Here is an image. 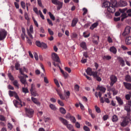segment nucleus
Returning <instances> with one entry per match:
<instances>
[{"mask_svg": "<svg viewBox=\"0 0 131 131\" xmlns=\"http://www.w3.org/2000/svg\"><path fill=\"white\" fill-rule=\"evenodd\" d=\"M8 77L10 80H14V77H13V75L11 73H8Z\"/></svg>", "mask_w": 131, "mask_h": 131, "instance_id": "52", "label": "nucleus"}, {"mask_svg": "<svg viewBox=\"0 0 131 131\" xmlns=\"http://www.w3.org/2000/svg\"><path fill=\"white\" fill-rule=\"evenodd\" d=\"M123 85L125 86V89L128 90L129 91H131V83L123 82Z\"/></svg>", "mask_w": 131, "mask_h": 131, "instance_id": "14", "label": "nucleus"}, {"mask_svg": "<svg viewBox=\"0 0 131 131\" xmlns=\"http://www.w3.org/2000/svg\"><path fill=\"white\" fill-rule=\"evenodd\" d=\"M49 107L52 110H53V111H56V110H57V107L54 104H50Z\"/></svg>", "mask_w": 131, "mask_h": 131, "instance_id": "30", "label": "nucleus"}, {"mask_svg": "<svg viewBox=\"0 0 131 131\" xmlns=\"http://www.w3.org/2000/svg\"><path fill=\"white\" fill-rule=\"evenodd\" d=\"M80 47H81V48H82V49H83V50H86V49H87L86 43H85V42H81Z\"/></svg>", "mask_w": 131, "mask_h": 131, "instance_id": "26", "label": "nucleus"}, {"mask_svg": "<svg viewBox=\"0 0 131 131\" xmlns=\"http://www.w3.org/2000/svg\"><path fill=\"white\" fill-rule=\"evenodd\" d=\"M83 16H84V15H85L86 14V13H88V9L86 8H83Z\"/></svg>", "mask_w": 131, "mask_h": 131, "instance_id": "60", "label": "nucleus"}, {"mask_svg": "<svg viewBox=\"0 0 131 131\" xmlns=\"http://www.w3.org/2000/svg\"><path fill=\"white\" fill-rule=\"evenodd\" d=\"M71 37L72 38H77V34L75 33H72Z\"/></svg>", "mask_w": 131, "mask_h": 131, "instance_id": "43", "label": "nucleus"}, {"mask_svg": "<svg viewBox=\"0 0 131 131\" xmlns=\"http://www.w3.org/2000/svg\"><path fill=\"white\" fill-rule=\"evenodd\" d=\"M126 13H128V16L131 17V9H128L127 10Z\"/></svg>", "mask_w": 131, "mask_h": 131, "instance_id": "64", "label": "nucleus"}, {"mask_svg": "<svg viewBox=\"0 0 131 131\" xmlns=\"http://www.w3.org/2000/svg\"><path fill=\"white\" fill-rule=\"evenodd\" d=\"M110 52H112V53H113V54H116V52H117V50H116V48L114 47H112L110 49Z\"/></svg>", "mask_w": 131, "mask_h": 131, "instance_id": "31", "label": "nucleus"}, {"mask_svg": "<svg viewBox=\"0 0 131 131\" xmlns=\"http://www.w3.org/2000/svg\"><path fill=\"white\" fill-rule=\"evenodd\" d=\"M7 36V32L5 30H0V41L3 40L5 39Z\"/></svg>", "mask_w": 131, "mask_h": 131, "instance_id": "4", "label": "nucleus"}, {"mask_svg": "<svg viewBox=\"0 0 131 131\" xmlns=\"http://www.w3.org/2000/svg\"><path fill=\"white\" fill-rule=\"evenodd\" d=\"M51 2L53 5L57 6V11H59L60 9H62V7H63V3L59 1V0H51Z\"/></svg>", "mask_w": 131, "mask_h": 131, "instance_id": "1", "label": "nucleus"}, {"mask_svg": "<svg viewBox=\"0 0 131 131\" xmlns=\"http://www.w3.org/2000/svg\"><path fill=\"white\" fill-rule=\"evenodd\" d=\"M20 64H19L18 62H16L15 65V69L16 70H19L20 74H21V75H24V71L22 70V69L20 68Z\"/></svg>", "mask_w": 131, "mask_h": 131, "instance_id": "9", "label": "nucleus"}, {"mask_svg": "<svg viewBox=\"0 0 131 131\" xmlns=\"http://www.w3.org/2000/svg\"><path fill=\"white\" fill-rule=\"evenodd\" d=\"M77 22H78V19L74 18L72 23V27H75V26H76V24H77Z\"/></svg>", "mask_w": 131, "mask_h": 131, "instance_id": "22", "label": "nucleus"}, {"mask_svg": "<svg viewBox=\"0 0 131 131\" xmlns=\"http://www.w3.org/2000/svg\"><path fill=\"white\" fill-rule=\"evenodd\" d=\"M111 91L112 92H113V95H114V96L117 95L118 92H117V91H116V90H115V89L112 88V89L111 90Z\"/></svg>", "mask_w": 131, "mask_h": 131, "instance_id": "40", "label": "nucleus"}, {"mask_svg": "<svg viewBox=\"0 0 131 131\" xmlns=\"http://www.w3.org/2000/svg\"><path fill=\"white\" fill-rule=\"evenodd\" d=\"M75 90L76 92H79V85L78 84H76L74 86Z\"/></svg>", "mask_w": 131, "mask_h": 131, "instance_id": "46", "label": "nucleus"}, {"mask_svg": "<svg viewBox=\"0 0 131 131\" xmlns=\"http://www.w3.org/2000/svg\"><path fill=\"white\" fill-rule=\"evenodd\" d=\"M49 15L51 19H52V20H53V21H55L56 18L54 16V15L53 14H52V13H51L50 12H49Z\"/></svg>", "mask_w": 131, "mask_h": 131, "instance_id": "36", "label": "nucleus"}, {"mask_svg": "<svg viewBox=\"0 0 131 131\" xmlns=\"http://www.w3.org/2000/svg\"><path fill=\"white\" fill-rule=\"evenodd\" d=\"M111 6H112V7H114V8H117V1L116 0H112Z\"/></svg>", "mask_w": 131, "mask_h": 131, "instance_id": "19", "label": "nucleus"}, {"mask_svg": "<svg viewBox=\"0 0 131 131\" xmlns=\"http://www.w3.org/2000/svg\"><path fill=\"white\" fill-rule=\"evenodd\" d=\"M98 26H99V23L98 22L94 23L90 27V29H91V30H93V29H95V28H96V27H98Z\"/></svg>", "mask_w": 131, "mask_h": 131, "instance_id": "20", "label": "nucleus"}, {"mask_svg": "<svg viewBox=\"0 0 131 131\" xmlns=\"http://www.w3.org/2000/svg\"><path fill=\"white\" fill-rule=\"evenodd\" d=\"M60 112L62 114H66V110L63 107H60L59 108Z\"/></svg>", "mask_w": 131, "mask_h": 131, "instance_id": "37", "label": "nucleus"}, {"mask_svg": "<svg viewBox=\"0 0 131 131\" xmlns=\"http://www.w3.org/2000/svg\"><path fill=\"white\" fill-rule=\"evenodd\" d=\"M121 126L124 127L128 124V120H127V117H125L123 119V121L121 122Z\"/></svg>", "mask_w": 131, "mask_h": 131, "instance_id": "6", "label": "nucleus"}, {"mask_svg": "<svg viewBox=\"0 0 131 131\" xmlns=\"http://www.w3.org/2000/svg\"><path fill=\"white\" fill-rule=\"evenodd\" d=\"M107 10L109 13H115V7L112 6L111 5L108 6Z\"/></svg>", "mask_w": 131, "mask_h": 131, "instance_id": "15", "label": "nucleus"}, {"mask_svg": "<svg viewBox=\"0 0 131 131\" xmlns=\"http://www.w3.org/2000/svg\"><path fill=\"white\" fill-rule=\"evenodd\" d=\"M95 110L97 113H100L101 112V110L97 105L95 106Z\"/></svg>", "mask_w": 131, "mask_h": 131, "instance_id": "45", "label": "nucleus"}, {"mask_svg": "<svg viewBox=\"0 0 131 131\" xmlns=\"http://www.w3.org/2000/svg\"><path fill=\"white\" fill-rule=\"evenodd\" d=\"M52 58L53 61L60 63V58H59V56H58V55H57L56 53H52Z\"/></svg>", "mask_w": 131, "mask_h": 131, "instance_id": "7", "label": "nucleus"}, {"mask_svg": "<svg viewBox=\"0 0 131 131\" xmlns=\"http://www.w3.org/2000/svg\"><path fill=\"white\" fill-rule=\"evenodd\" d=\"M83 129L85 131H90V128H89V127H88L87 126H83Z\"/></svg>", "mask_w": 131, "mask_h": 131, "instance_id": "63", "label": "nucleus"}, {"mask_svg": "<svg viewBox=\"0 0 131 131\" xmlns=\"http://www.w3.org/2000/svg\"><path fill=\"white\" fill-rule=\"evenodd\" d=\"M0 120L1 121H6V117L2 115H0Z\"/></svg>", "mask_w": 131, "mask_h": 131, "instance_id": "44", "label": "nucleus"}, {"mask_svg": "<svg viewBox=\"0 0 131 131\" xmlns=\"http://www.w3.org/2000/svg\"><path fill=\"white\" fill-rule=\"evenodd\" d=\"M59 120L61 122V123L63 124V125H66V126L67 125V124L68 123V121H67V120L61 117L59 118Z\"/></svg>", "mask_w": 131, "mask_h": 131, "instance_id": "11", "label": "nucleus"}, {"mask_svg": "<svg viewBox=\"0 0 131 131\" xmlns=\"http://www.w3.org/2000/svg\"><path fill=\"white\" fill-rule=\"evenodd\" d=\"M64 69L66 71H67L69 73H70L71 72V69L68 67H66Z\"/></svg>", "mask_w": 131, "mask_h": 131, "instance_id": "62", "label": "nucleus"}, {"mask_svg": "<svg viewBox=\"0 0 131 131\" xmlns=\"http://www.w3.org/2000/svg\"><path fill=\"white\" fill-rule=\"evenodd\" d=\"M85 72L88 75H90V76H92V75L94 76L95 73H97V72H93V70L91 68H88L86 70Z\"/></svg>", "mask_w": 131, "mask_h": 131, "instance_id": "8", "label": "nucleus"}, {"mask_svg": "<svg viewBox=\"0 0 131 131\" xmlns=\"http://www.w3.org/2000/svg\"><path fill=\"white\" fill-rule=\"evenodd\" d=\"M103 6L104 8H108L111 6V3L108 1H106L103 3Z\"/></svg>", "mask_w": 131, "mask_h": 131, "instance_id": "28", "label": "nucleus"}, {"mask_svg": "<svg viewBox=\"0 0 131 131\" xmlns=\"http://www.w3.org/2000/svg\"><path fill=\"white\" fill-rule=\"evenodd\" d=\"M69 130H71L73 128V126L71 124H67L66 126Z\"/></svg>", "mask_w": 131, "mask_h": 131, "instance_id": "35", "label": "nucleus"}, {"mask_svg": "<svg viewBox=\"0 0 131 131\" xmlns=\"http://www.w3.org/2000/svg\"><path fill=\"white\" fill-rule=\"evenodd\" d=\"M99 75H100V74H98V72H96V73H94L93 77L97 80V81H101L102 79Z\"/></svg>", "mask_w": 131, "mask_h": 131, "instance_id": "13", "label": "nucleus"}, {"mask_svg": "<svg viewBox=\"0 0 131 131\" xmlns=\"http://www.w3.org/2000/svg\"><path fill=\"white\" fill-rule=\"evenodd\" d=\"M130 107L131 106H129V105H127V104H126V105L125 106L124 109L125 110H126V111H127V115L128 116L130 115Z\"/></svg>", "mask_w": 131, "mask_h": 131, "instance_id": "17", "label": "nucleus"}, {"mask_svg": "<svg viewBox=\"0 0 131 131\" xmlns=\"http://www.w3.org/2000/svg\"><path fill=\"white\" fill-rule=\"evenodd\" d=\"M56 92L61 100H65V97L63 96V94L61 93V92L59 90H56Z\"/></svg>", "mask_w": 131, "mask_h": 131, "instance_id": "23", "label": "nucleus"}, {"mask_svg": "<svg viewBox=\"0 0 131 131\" xmlns=\"http://www.w3.org/2000/svg\"><path fill=\"white\" fill-rule=\"evenodd\" d=\"M25 111L26 114L29 116V117H32V115H33V113H34V111H33V110L25 108Z\"/></svg>", "mask_w": 131, "mask_h": 131, "instance_id": "3", "label": "nucleus"}, {"mask_svg": "<svg viewBox=\"0 0 131 131\" xmlns=\"http://www.w3.org/2000/svg\"><path fill=\"white\" fill-rule=\"evenodd\" d=\"M39 14L40 15V17H41L43 20H45V16H43V14H42V12H41V11H39Z\"/></svg>", "mask_w": 131, "mask_h": 131, "instance_id": "50", "label": "nucleus"}, {"mask_svg": "<svg viewBox=\"0 0 131 131\" xmlns=\"http://www.w3.org/2000/svg\"><path fill=\"white\" fill-rule=\"evenodd\" d=\"M48 32L50 35H54V32L51 29H48Z\"/></svg>", "mask_w": 131, "mask_h": 131, "instance_id": "61", "label": "nucleus"}, {"mask_svg": "<svg viewBox=\"0 0 131 131\" xmlns=\"http://www.w3.org/2000/svg\"><path fill=\"white\" fill-rule=\"evenodd\" d=\"M116 99L119 105H123V101H122L120 97H116Z\"/></svg>", "mask_w": 131, "mask_h": 131, "instance_id": "25", "label": "nucleus"}, {"mask_svg": "<svg viewBox=\"0 0 131 131\" xmlns=\"http://www.w3.org/2000/svg\"><path fill=\"white\" fill-rule=\"evenodd\" d=\"M97 89L99 90V91H100L101 92H103V93H105L106 91V89L103 86H98L97 87Z\"/></svg>", "mask_w": 131, "mask_h": 131, "instance_id": "32", "label": "nucleus"}, {"mask_svg": "<svg viewBox=\"0 0 131 131\" xmlns=\"http://www.w3.org/2000/svg\"><path fill=\"white\" fill-rule=\"evenodd\" d=\"M112 120L113 122H116L118 121V117L116 115H114L112 117Z\"/></svg>", "mask_w": 131, "mask_h": 131, "instance_id": "29", "label": "nucleus"}, {"mask_svg": "<svg viewBox=\"0 0 131 131\" xmlns=\"http://www.w3.org/2000/svg\"><path fill=\"white\" fill-rule=\"evenodd\" d=\"M70 120L73 123H75V122H76V119H75V117H74L73 116H72V117L70 118Z\"/></svg>", "mask_w": 131, "mask_h": 131, "instance_id": "49", "label": "nucleus"}, {"mask_svg": "<svg viewBox=\"0 0 131 131\" xmlns=\"http://www.w3.org/2000/svg\"><path fill=\"white\" fill-rule=\"evenodd\" d=\"M44 49L45 50L48 49V45L46 43L42 42V45H41V47Z\"/></svg>", "mask_w": 131, "mask_h": 131, "instance_id": "38", "label": "nucleus"}, {"mask_svg": "<svg viewBox=\"0 0 131 131\" xmlns=\"http://www.w3.org/2000/svg\"><path fill=\"white\" fill-rule=\"evenodd\" d=\"M37 4L39 7L43 8V6H42V3H41V0H37Z\"/></svg>", "mask_w": 131, "mask_h": 131, "instance_id": "41", "label": "nucleus"}, {"mask_svg": "<svg viewBox=\"0 0 131 131\" xmlns=\"http://www.w3.org/2000/svg\"><path fill=\"white\" fill-rule=\"evenodd\" d=\"M31 100L33 102V103H34V104L37 105V106H38V107L40 106V102L38 101L37 98L34 97H32Z\"/></svg>", "mask_w": 131, "mask_h": 131, "instance_id": "12", "label": "nucleus"}, {"mask_svg": "<svg viewBox=\"0 0 131 131\" xmlns=\"http://www.w3.org/2000/svg\"><path fill=\"white\" fill-rule=\"evenodd\" d=\"M111 56H109V55H106V56H104L103 57V59H106V60H110L111 59Z\"/></svg>", "mask_w": 131, "mask_h": 131, "instance_id": "56", "label": "nucleus"}, {"mask_svg": "<svg viewBox=\"0 0 131 131\" xmlns=\"http://www.w3.org/2000/svg\"><path fill=\"white\" fill-rule=\"evenodd\" d=\"M58 104L60 105V106H62V107L64 106V103L62 102V101L60 100V99H58L57 100Z\"/></svg>", "mask_w": 131, "mask_h": 131, "instance_id": "48", "label": "nucleus"}, {"mask_svg": "<svg viewBox=\"0 0 131 131\" xmlns=\"http://www.w3.org/2000/svg\"><path fill=\"white\" fill-rule=\"evenodd\" d=\"M125 99L126 100L129 101V100H130V95H129V94H126L125 95Z\"/></svg>", "mask_w": 131, "mask_h": 131, "instance_id": "57", "label": "nucleus"}, {"mask_svg": "<svg viewBox=\"0 0 131 131\" xmlns=\"http://www.w3.org/2000/svg\"><path fill=\"white\" fill-rule=\"evenodd\" d=\"M47 22L49 24V25H51V26H53V22H52V20H51V19L48 18Z\"/></svg>", "mask_w": 131, "mask_h": 131, "instance_id": "55", "label": "nucleus"}, {"mask_svg": "<svg viewBox=\"0 0 131 131\" xmlns=\"http://www.w3.org/2000/svg\"><path fill=\"white\" fill-rule=\"evenodd\" d=\"M120 7H125L127 6V3H126V1L121 0L120 2Z\"/></svg>", "mask_w": 131, "mask_h": 131, "instance_id": "21", "label": "nucleus"}, {"mask_svg": "<svg viewBox=\"0 0 131 131\" xmlns=\"http://www.w3.org/2000/svg\"><path fill=\"white\" fill-rule=\"evenodd\" d=\"M18 78L20 79V81L23 84H24L25 86H26V85H28V83H27V81H26V79L24 76H18Z\"/></svg>", "mask_w": 131, "mask_h": 131, "instance_id": "5", "label": "nucleus"}, {"mask_svg": "<svg viewBox=\"0 0 131 131\" xmlns=\"http://www.w3.org/2000/svg\"><path fill=\"white\" fill-rule=\"evenodd\" d=\"M13 103L14 106L18 108V107H19V105H20V107H22V102H19L17 101V100H13Z\"/></svg>", "mask_w": 131, "mask_h": 131, "instance_id": "18", "label": "nucleus"}, {"mask_svg": "<svg viewBox=\"0 0 131 131\" xmlns=\"http://www.w3.org/2000/svg\"><path fill=\"white\" fill-rule=\"evenodd\" d=\"M13 84L14 85V86H16L17 88V89H19V84L18 83V81L17 80H15L13 82Z\"/></svg>", "mask_w": 131, "mask_h": 131, "instance_id": "34", "label": "nucleus"}, {"mask_svg": "<svg viewBox=\"0 0 131 131\" xmlns=\"http://www.w3.org/2000/svg\"><path fill=\"white\" fill-rule=\"evenodd\" d=\"M125 80L127 82H131V77L129 75H126L125 77Z\"/></svg>", "mask_w": 131, "mask_h": 131, "instance_id": "27", "label": "nucleus"}, {"mask_svg": "<svg viewBox=\"0 0 131 131\" xmlns=\"http://www.w3.org/2000/svg\"><path fill=\"white\" fill-rule=\"evenodd\" d=\"M119 62L122 67H124L125 66V62H124V60L121 57L118 58Z\"/></svg>", "mask_w": 131, "mask_h": 131, "instance_id": "16", "label": "nucleus"}, {"mask_svg": "<svg viewBox=\"0 0 131 131\" xmlns=\"http://www.w3.org/2000/svg\"><path fill=\"white\" fill-rule=\"evenodd\" d=\"M75 126L77 128H79L80 127V124L78 122L75 123Z\"/></svg>", "mask_w": 131, "mask_h": 131, "instance_id": "58", "label": "nucleus"}, {"mask_svg": "<svg viewBox=\"0 0 131 131\" xmlns=\"http://www.w3.org/2000/svg\"><path fill=\"white\" fill-rule=\"evenodd\" d=\"M35 90V86L34 84H31V89H30V92H33Z\"/></svg>", "mask_w": 131, "mask_h": 131, "instance_id": "54", "label": "nucleus"}, {"mask_svg": "<svg viewBox=\"0 0 131 131\" xmlns=\"http://www.w3.org/2000/svg\"><path fill=\"white\" fill-rule=\"evenodd\" d=\"M110 80H111V84L110 85L111 86H113L114 83L117 82V77L115 76L114 75H112L110 76Z\"/></svg>", "mask_w": 131, "mask_h": 131, "instance_id": "2", "label": "nucleus"}, {"mask_svg": "<svg viewBox=\"0 0 131 131\" xmlns=\"http://www.w3.org/2000/svg\"><path fill=\"white\" fill-rule=\"evenodd\" d=\"M22 90H23V92L25 94H27V93H29L28 89L27 88H25L24 87L22 88Z\"/></svg>", "mask_w": 131, "mask_h": 131, "instance_id": "47", "label": "nucleus"}, {"mask_svg": "<svg viewBox=\"0 0 131 131\" xmlns=\"http://www.w3.org/2000/svg\"><path fill=\"white\" fill-rule=\"evenodd\" d=\"M72 117V116H71V115H70V113H68L67 114V116H66V118H67V119H70Z\"/></svg>", "mask_w": 131, "mask_h": 131, "instance_id": "59", "label": "nucleus"}, {"mask_svg": "<svg viewBox=\"0 0 131 131\" xmlns=\"http://www.w3.org/2000/svg\"><path fill=\"white\" fill-rule=\"evenodd\" d=\"M16 92L9 91V95L10 97H13V96H15L16 95Z\"/></svg>", "mask_w": 131, "mask_h": 131, "instance_id": "33", "label": "nucleus"}, {"mask_svg": "<svg viewBox=\"0 0 131 131\" xmlns=\"http://www.w3.org/2000/svg\"><path fill=\"white\" fill-rule=\"evenodd\" d=\"M31 94L34 97H36V96H38V94L35 91H31Z\"/></svg>", "mask_w": 131, "mask_h": 131, "instance_id": "42", "label": "nucleus"}, {"mask_svg": "<svg viewBox=\"0 0 131 131\" xmlns=\"http://www.w3.org/2000/svg\"><path fill=\"white\" fill-rule=\"evenodd\" d=\"M27 33H28V35H29V36H30V37L32 39H33V36L31 34V33H30V32H29V29H27Z\"/></svg>", "mask_w": 131, "mask_h": 131, "instance_id": "51", "label": "nucleus"}, {"mask_svg": "<svg viewBox=\"0 0 131 131\" xmlns=\"http://www.w3.org/2000/svg\"><path fill=\"white\" fill-rule=\"evenodd\" d=\"M129 32H130V27L127 26L126 27L124 32L122 33V35L123 36H125V35H127V34H129Z\"/></svg>", "mask_w": 131, "mask_h": 131, "instance_id": "10", "label": "nucleus"}, {"mask_svg": "<svg viewBox=\"0 0 131 131\" xmlns=\"http://www.w3.org/2000/svg\"><path fill=\"white\" fill-rule=\"evenodd\" d=\"M125 43L129 46V45H131V37H128L125 39Z\"/></svg>", "mask_w": 131, "mask_h": 131, "instance_id": "24", "label": "nucleus"}, {"mask_svg": "<svg viewBox=\"0 0 131 131\" xmlns=\"http://www.w3.org/2000/svg\"><path fill=\"white\" fill-rule=\"evenodd\" d=\"M14 97L15 99H16V100H18L19 102H20V103L21 102V99H20V98H19V96H18V95H17V93H16L15 95H14Z\"/></svg>", "mask_w": 131, "mask_h": 131, "instance_id": "53", "label": "nucleus"}, {"mask_svg": "<svg viewBox=\"0 0 131 131\" xmlns=\"http://www.w3.org/2000/svg\"><path fill=\"white\" fill-rule=\"evenodd\" d=\"M35 43L37 47H38L39 48H41L42 42H40V41H36Z\"/></svg>", "mask_w": 131, "mask_h": 131, "instance_id": "39", "label": "nucleus"}]
</instances>
